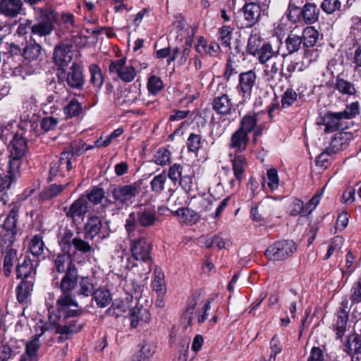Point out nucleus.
<instances>
[{
	"label": "nucleus",
	"instance_id": "1",
	"mask_svg": "<svg viewBox=\"0 0 361 361\" xmlns=\"http://www.w3.org/2000/svg\"><path fill=\"white\" fill-rule=\"evenodd\" d=\"M51 260L54 263L53 271L64 274L60 282L62 294L58 298V302L66 304L72 302L71 293L78 284V273L71 252H62V253L54 255Z\"/></svg>",
	"mask_w": 361,
	"mask_h": 361
},
{
	"label": "nucleus",
	"instance_id": "2",
	"mask_svg": "<svg viewBox=\"0 0 361 361\" xmlns=\"http://www.w3.org/2000/svg\"><path fill=\"white\" fill-rule=\"evenodd\" d=\"M58 314L54 317L51 314L50 308L52 304L47 301V306L49 307V319L51 324L56 326V332L59 334H73L80 331L83 323L80 322L75 317H80L83 310L81 308L71 310V306L78 307V303L72 297V302L66 304H59L56 300Z\"/></svg>",
	"mask_w": 361,
	"mask_h": 361
},
{
	"label": "nucleus",
	"instance_id": "3",
	"mask_svg": "<svg viewBox=\"0 0 361 361\" xmlns=\"http://www.w3.org/2000/svg\"><path fill=\"white\" fill-rule=\"evenodd\" d=\"M24 134L25 131L23 129L16 132L8 147L9 153L8 164L13 166L16 163L18 168L20 169H22L23 159L28 151L27 140Z\"/></svg>",
	"mask_w": 361,
	"mask_h": 361
},
{
	"label": "nucleus",
	"instance_id": "4",
	"mask_svg": "<svg viewBox=\"0 0 361 361\" xmlns=\"http://www.w3.org/2000/svg\"><path fill=\"white\" fill-rule=\"evenodd\" d=\"M57 78L59 82H66L70 88L78 90L83 88L85 82L82 67L76 63H73L67 71L58 68Z\"/></svg>",
	"mask_w": 361,
	"mask_h": 361
},
{
	"label": "nucleus",
	"instance_id": "5",
	"mask_svg": "<svg viewBox=\"0 0 361 361\" xmlns=\"http://www.w3.org/2000/svg\"><path fill=\"white\" fill-rule=\"evenodd\" d=\"M152 244L144 237L138 238L132 242L130 250L133 257L137 262L145 264L144 271L150 272L152 265L151 257Z\"/></svg>",
	"mask_w": 361,
	"mask_h": 361
},
{
	"label": "nucleus",
	"instance_id": "6",
	"mask_svg": "<svg viewBox=\"0 0 361 361\" xmlns=\"http://www.w3.org/2000/svg\"><path fill=\"white\" fill-rule=\"evenodd\" d=\"M297 247L291 240H279L269 246L265 250L264 255L272 261L283 260L296 251Z\"/></svg>",
	"mask_w": 361,
	"mask_h": 361
},
{
	"label": "nucleus",
	"instance_id": "7",
	"mask_svg": "<svg viewBox=\"0 0 361 361\" xmlns=\"http://www.w3.org/2000/svg\"><path fill=\"white\" fill-rule=\"evenodd\" d=\"M109 73L125 82L133 81L136 75V71L133 66H127L125 58L112 61L109 65Z\"/></svg>",
	"mask_w": 361,
	"mask_h": 361
},
{
	"label": "nucleus",
	"instance_id": "8",
	"mask_svg": "<svg viewBox=\"0 0 361 361\" xmlns=\"http://www.w3.org/2000/svg\"><path fill=\"white\" fill-rule=\"evenodd\" d=\"M138 193L139 185L137 183H133L117 186L113 190L112 196L116 202L128 206L134 202L135 197Z\"/></svg>",
	"mask_w": 361,
	"mask_h": 361
},
{
	"label": "nucleus",
	"instance_id": "9",
	"mask_svg": "<svg viewBox=\"0 0 361 361\" xmlns=\"http://www.w3.org/2000/svg\"><path fill=\"white\" fill-rule=\"evenodd\" d=\"M256 79L257 75L255 72L252 70L241 73L239 75V82L237 85V90L242 97V103L246 102L250 99Z\"/></svg>",
	"mask_w": 361,
	"mask_h": 361
},
{
	"label": "nucleus",
	"instance_id": "10",
	"mask_svg": "<svg viewBox=\"0 0 361 361\" xmlns=\"http://www.w3.org/2000/svg\"><path fill=\"white\" fill-rule=\"evenodd\" d=\"M21 175L22 169L18 168L15 163L13 166L7 164L6 173H3L2 169L0 168V193L11 190Z\"/></svg>",
	"mask_w": 361,
	"mask_h": 361
},
{
	"label": "nucleus",
	"instance_id": "11",
	"mask_svg": "<svg viewBox=\"0 0 361 361\" xmlns=\"http://www.w3.org/2000/svg\"><path fill=\"white\" fill-rule=\"evenodd\" d=\"M72 159L73 157L70 152H68L66 149L63 151L61 153L60 158L50 164L49 179L51 180L58 173L62 177H64L66 173L69 172L72 169Z\"/></svg>",
	"mask_w": 361,
	"mask_h": 361
},
{
	"label": "nucleus",
	"instance_id": "12",
	"mask_svg": "<svg viewBox=\"0 0 361 361\" xmlns=\"http://www.w3.org/2000/svg\"><path fill=\"white\" fill-rule=\"evenodd\" d=\"M320 124L325 126V133H332L336 130L343 131L348 128V123L338 115V112H327L322 117Z\"/></svg>",
	"mask_w": 361,
	"mask_h": 361
},
{
	"label": "nucleus",
	"instance_id": "13",
	"mask_svg": "<svg viewBox=\"0 0 361 361\" xmlns=\"http://www.w3.org/2000/svg\"><path fill=\"white\" fill-rule=\"evenodd\" d=\"M36 334L30 340L27 341L25 345V353L22 355L20 361H36L37 351L40 347L39 338L42 336L46 331V329L42 326H39Z\"/></svg>",
	"mask_w": 361,
	"mask_h": 361
},
{
	"label": "nucleus",
	"instance_id": "14",
	"mask_svg": "<svg viewBox=\"0 0 361 361\" xmlns=\"http://www.w3.org/2000/svg\"><path fill=\"white\" fill-rule=\"evenodd\" d=\"M137 214V220L138 226L143 228L154 226L159 221V217L157 214L154 209L149 207H140L135 212Z\"/></svg>",
	"mask_w": 361,
	"mask_h": 361
},
{
	"label": "nucleus",
	"instance_id": "15",
	"mask_svg": "<svg viewBox=\"0 0 361 361\" xmlns=\"http://www.w3.org/2000/svg\"><path fill=\"white\" fill-rule=\"evenodd\" d=\"M201 298V293L195 292L188 299L187 306L183 313L182 320L185 323V328L192 326L197 315V306Z\"/></svg>",
	"mask_w": 361,
	"mask_h": 361
},
{
	"label": "nucleus",
	"instance_id": "16",
	"mask_svg": "<svg viewBox=\"0 0 361 361\" xmlns=\"http://www.w3.org/2000/svg\"><path fill=\"white\" fill-rule=\"evenodd\" d=\"M71 47L62 44L56 46L53 54V59L59 68H63L72 61Z\"/></svg>",
	"mask_w": 361,
	"mask_h": 361
},
{
	"label": "nucleus",
	"instance_id": "17",
	"mask_svg": "<svg viewBox=\"0 0 361 361\" xmlns=\"http://www.w3.org/2000/svg\"><path fill=\"white\" fill-rule=\"evenodd\" d=\"M212 109L219 115L228 116L235 111L231 98L227 94H222L214 98Z\"/></svg>",
	"mask_w": 361,
	"mask_h": 361
},
{
	"label": "nucleus",
	"instance_id": "18",
	"mask_svg": "<svg viewBox=\"0 0 361 361\" xmlns=\"http://www.w3.org/2000/svg\"><path fill=\"white\" fill-rule=\"evenodd\" d=\"M351 137V133L343 130L336 133L331 138L329 146L326 147L327 151L334 154L344 150L348 147Z\"/></svg>",
	"mask_w": 361,
	"mask_h": 361
},
{
	"label": "nucleus",
	"instance_id": "19",
	"mask_svg": "<svg viewBox=\"0 0 361 361\" xmlns=\"http://www.w3.org/2000/svg\"><path fill=\"white\" fill-rule=\"evenodd\" d=\"M44 49L35 41L27 43L23 49L22 56L27 62H36L42 59Z\"/></svg>",
	"mask_w": 361,
	"mask_h": 361
},
{
	"label": "nucleus",
	"instance_id": "20",
	"mask_svg": "<svg viewBox=\"0 0 361 361\" xmlns=\"http://www.w3.org/2000/svg\"><path fill=\"white\" fill-rule=\"evenodd\" d=\"M17 340H7L4 336L0 341V361H9L18 353Z\"/></svg>",
	"mask_w": 361,
	"mask_h": 361
},
{
	"label": "nucleus",
	"instance_id": "21",
	"mask_svg": "<svg viewBox=\"0 0 361 361\" xmlns=\"http://www.w3.org/2000/svg\"><path fill=\"white\" fill-rule=\"evenodd\" d=\"M244 18L245 20V27H252L258 20L261 12H265L267 9H264L262 6L254 4V2L246 3L243 7Z\"/></svg>",
	"mask_w": 361,
	"mask_h": 361
},
{
	"label": "nucleus",
	"instance_id": "22",
	"mask_svg": "<svg viewBox=\"0 0 361 361\" xmlns=\"http://www.w3.org/2000/svg\"><path fill=\"white\" fill-rule=\"evenodd\" d=\"M22 0H0V13L6 17L16 18L23 9Z\"/></svg>",
	"mask_w": 361,
	"mask_h": 361
},
{
	"label": "nucleus",
	"instance_id": "23",
	"mask_svg": "<svg viewBox=\"0 0 361 361\" xmlns=\"http://www.w3.org/2000/svg\"><path fill=\"white\" fill-rule=\"evenodd\" d=\"M66 216L74 219L75 217L83 216L88 212L87 201L85 196L82 195L66 209Z\"/></svg>",
	"mask_w": 361,
	"mask_h": 361
},
{
	"label": "nucleus",
	"instance_id": "24",
	"mask_svg": "<svg viewBox=\"0 0 361 361\" xmlns=\"http://www.w3.org/2000/svg\"><path fill=\"white\" fill-rule=\"evenodd\" d=\"M102 227V222L99 216L92 215L88 217L84 226L85 238L93 240L100 233Z\"/></svg>",
	"mask_w": 361,
	"mask_h": 361
},
{
	"label": "nucleus",
	"instance_id": "25",
	"mask_svg": "<svg viewBox=\"0 0 361 361\" xmlns=\"http://www.w3.org/2000/svg\"><path fill=\"white\" fill-rule=\"evenodd\" d=\"M16 272L18 279L35 281L36 271L33 268L32 260L29 258L25 257L22 263L18 264Z\"/></svg>",
	"mask_w": 361,
	"mask_h": 361
},
{
	"label": "nucleus",
	"instance_id": "26",
	"mask_svg": "<svg viewBox=\"0 0 361 361\" xmlns=\"http://www.w3.org/2000/svg\"><path fill=\"white\" fill-rule=\"evenodd\" d=\"M248 142V135L238 128L231 137L229 147L242 152L245 150Z\"/></svg>",
	"mask_w": 361,
	"mask_h": 361
},
{
	"label": "nucleus",
	"instance_id": "27",
	"mask_svg": "<svg viewBox=\"0 0 361 361\" xmlns=\"http://www.w3.org/2000/svg\"><path fill=\"white\" fill-rule=\"evenodd\" d=\"M130 325L133 328L137 326L140 322H147L150 319V313L147 308L136 305L130 310Z\"/></svg>",
	"mask_w": 361,
	"mask_h": 361
},
{
	"label": "nucleus",
	"instance_id": "28",
	"mask_svg": "<svg viewBox=\"0 0 361 361\" xmlns=\"http://www.w3.org/2000/svg\"><path fill=\"white\" fill-rule=\"evenodd\" d=\"M156 351V346L152 343H143L137 352L131 357L130 361H150Z\"/></svg>",
	"mask_w": 361,
	"mask_h": 361
},
{
	"label": "nucleus",
	"instance_id": "29",
	"mask_svg": "<svg viewBox=\"0 0 361 361\" xmlns=\"http://www.w3.org/2000/svg\"><path fill=\"white\" fill-rule=\"evenodd\" d=\"M253 56L257 58L259 63L264 64L271 59L278 58L279 51H274L269 43L264 42L262 47Z\"/></svg>",
	"mask_w": 361,
	"mask_h": 361
},
{
	"label": "nucleus",
	"instance_id": "30",
	"mask_svg": "<svg viewBox=\"0 0 361 361\" xmlns=\"http://www.w3.org/2000/svg\"><path fill=\"white\" fill-rule=\"evenodd\" d=\"M178 217L181 224L192 225L199 221L200 216L195 211L188 207H182L173 213Z\"/></svg>",
	"mask_w": 361,
	"mask_h": 361
},
{
	"label": "nucleus",
	"instance_id": "31",
	"mask_svg": "<svg viewBox=\"0 0 361 361\" xmlns=\"http://www.w3.org/2000/svg\"><path fill=\"white\" fill-rule=\"evenodd\" d=\"M257 115L256 114H245L240 121L238 129L249 135L257 127Z\"/></svg>",
	"mask_w": 361,
	"mask_h": 361
},
{
	"label": "nucleus",
	"instance_id": "32",
	"mask_svg": "<svg viewBox=\"0 0 361 361\" xmlns=\"http://www.w3.org/2000/svg\"><path fill=\"white\" fill-rule=\"evenodd\" d=\"M18 207L16 205H13L3 224L2 231H8L9 233L14 232L15 233H16V225L18 219Z\"/></svg>",
	"mask_w": 361,
	"mask_h": 361
},
{
	"label": "nucleus",
	"instance_id": "33",
	"mask_svg": "<svg viewBox=\"0 0 361 361\" xmlns=\"http://www.w3.org/2000/svg\"><path fill=\"white\" fill-rule=\"evenodd\" d=\"M319 10L315 4H306L302 8V19L307 24L315 23L319 18Z\"/></svg>",
	"mask_w": 361,
	"mask_h": 361
},
{
	"label": "nucleus",
	"instance_id": "34",
	"mask_svg": "<svg viewBox=\"0 0 361 361\" xmlns=\"http://www.w3.org/2000/svg\"><path fill=\"white\" fill-rule=\"evenodd\" d=\"M348 319V314L345 311V307H340L336 313V322L334 324L336 335L338 338L343 336L346 329Z\"/></svg>",
	"mask_w": 361,
	"mask_h": 361
},
{
	"label": "nucleus",
	"instance_id": "35",
	"mask_svg": "<svg viewBox=\"0 0 361 361\" xmlns=\"http://www.w3.org/2000/svg\"><path fill=\"white\" fill-rule=\"evenodd\" d=\"M78 286L77 295L80 297H89L92 295L94 290V285L92 280L86 276L78 278Z\"/></svg>",
	"mask_w": 361,
	"mask_h": 361
},
{
	"label": "nucleus",
	"instance_id": "36",
	"mask_svg": "<svg viewBox=\"0 0 361 361\" xmlns=\"http://www.w3.org/2000/svg\"><path fill=\"white\" fill-rule=\"evenodd\" d=\"M302 37V45L304 47H313L319 38V32L313 27H307L303 30Z\"/></svg>",
	"mask_w": 361,
	"mask_h": 361
},
{
	"label": "nucleus",
	"instance_id": "37",
	"mask_svg": "<svg viewBox=\"0 0 361 361\" xmlns=\"http://www.w3.org/2000/svg\"><path fill=\"white\" fill-rule=\"evenodd\" d=\"M35 281L22 280L16 288L17 299L20 302H25L33 289Z\"/></svg>",
	"mask_w": 361,
	"mask_h": 361
},
{
	"label": "nucleus",
	"instance_id": "38",
	"mask_svg": "<svg viewBox=\"0 0 361 361\" xmlns=\"http://www.w3.org/2000/svg\"><path fill=\"white\" fill-rule=\"evenodd\" d=\"M54 30L53 22L48 20H43L38 23L34 24L32 27V35L39 37H46L49 35Z\"/></svg>",
	"mask_w": 361,
	"mask_h": 361
},
{
	"label": "nucleus",
	"instance_id": "39",
	"mask_svg": "<svg viewBox=\"0 0 361 361\" xmlns=\"http://www.w3.org/2000/svg\"><path fill=\"white\" fill-rule=\"evenodd\" d=\"M263 43V39L261 35L257 30H252L247 41V52L253 56L262 47Z\"/></svg>",
	"mask_w": 361,
	"mask_h": 361
},
{
	"label": "nucleus",
	"instance_id": "40",
	"mask_svg": "<svg viewBox=\"0 0 361 361\" xmlns=\"http://www.w3.org/2000/svg\"><path fill=\"white\" fill-rule=\"evenodd\" d=\"M92 296L97 306L101 308L106 307L112 300L109 290L103 288L95 290Z\"/></svg>",
	"mask_w": 361,
	"mask_h": 361
},
{
	"label": "nucleus",
	"instance_id": "41",
	"mask_svg": "<svg viewBox=\"0 0 361 361\" xmlns=\"http://www.w3.org/2000/svg\"><path fill=\"white\" fill-rule=\"evenodd\" d=\"M154 279L152 283L153 290L158 295H163L166 292L164 274L160 268L156 267L154 271Z\"/></svg>",
	"mask_w": 361,
	"mask_h": 361
},
{
	"label": "nucleus",
	"instance_id": "42",
	"mask_svg": "<svg viewBox=\"0 0 361 361\" xmlns=\"http://www.w3.org/2000/svg\"><path fill=\"white\" fill-rule=\"evenodd\" d=\"M1 252L4 255V269L5 275L8 276L11 272L13 262L17 259V247L1 250Z\"/></svg>",
	"mask_w": 361,
	"mask_h": 361
},
{
	"label": "nucleus",
	"instance_id": "43",
	"mask_svg": "<svg viewBox=\"0 0 361 361\" xmlns=\"http://www.w3.org/2000/svg\"><path fill=\"white\" fill-rule=\"evenodd\" d=\"M90 73V82L95 87L100 90L104 82V78L101 68L97 64H91L89 66Z\"/></svg>",
	"mask_w": 361,
	"mask_h": 361
},
{
	"label": "nucleus",
	"instance_id": "44",
	"mask_svg": "<svg viewBox=\"0 0 361 361\" xmlns=\"http://www.w3.org/2000/svg\"><path fill=\"white\" fill-rule=\"evenodd\" d=\"M246 159L243 155H235L232 159V166L235 178L240 181L245 171Z\"/></svg>",
	"mask_w": 361,
	"mask_h": 361
},
{
	"label": "nucleus",
	"instance_id": "45",
	"mask_svg": "<svg viewBox=\"0 0 361 361\" xmlns=\"http://www.w3.org/2000/svg\"><path fill=\"white\" fill-rule=\"evenodd\" d=\"M288 54L298 51L302 44V37L296 34L290 33L285 40Z\"/></svg>",
	"mask_w": 361,
	"mask_h": 361
},
{
	"label": "nucleus",
	"instance_id": "46",
	"mask_svg": "<svg viewBox=\"0 0 361 361\" xmlns=\"http://www.w3.org/2000/svg\"><path fill=\"white\" fill-rule=\"evenodd\" d=\"M16 233L14 232L1 231L0 237V247L1 250H8L9 248L17 247L15 244Z\"/></svg>",
	"mask_w": 361,
	"mask_h": 361
},
{
	"label": "nucleus",
	"instance_id": "47",
	"mask_svg": "<svg viewBox=\"0 0 361 361\" xmlns=\"http://www.w3.org/2000/svg\"><path fill=\"white\" fill-rule=\"evenodd\" d=\"M44 250V243L40 235H35L29 244V250L34 256L41 255Z\"/></svg>",
	"mask_w": 361,
	"mask_h": 361
},
{
	"label": "nucleus",
	"instance_id": "48",
	"mask_svg": "<svg viewBox=\"0 0 361 361\" xmlns=\"http://www.w3.org/2000/svg\"><path fill=\"white\" fill-rule=\"evenodd\" d=\"M171 152L165 148L159 149L153 156V161L159 166H166L171 162Z\"/></svg>",
	"mask_w": 361,
	"mask_h": 361
},
{
	"label": "nucleus",
	"instance_id": "49",
	"mask_svg": "<svg viewBox=\"0 0 361 361\" xmlns=\"http://www.w3.org/2000/svg\"><path fill=\"white\" fill-rule=\"evenodd\" d=\"M166 181V176L165 171L155 176L150 181L152 190L156 194H161L164 190Z\"/></svg>",
	"mask_w": 361,
	"mask_h": 361
},
{
	"label": "nucleus",
	"instance_id": "50",
	"mask_svg": "<svg viewBox=\"0 0 361 361\" xmlns=\"http://www.w3.org/2000/svg\"><path fill=\"white\" fill-rule=\"evenodd\" d=\"M233 30V28L227 25L222 26L219 30L218 40L222 46L230 48Z\"/></svg>",
	"mask_w": 361,
	"mask_h": 361
},
{
	"label": "nucleus",
	"instance_id": "51",
	"mask_svg": "<svg viewBox=\"0 0 361 361\" xmlns=\"http://www.w3.org/2000/svg\"><path fill=\"white\" fill-rule=\"evenodd\" d=\"M82 104L76 99H71L64 108V113L69 118L80 115L82 112Z\"/></svg>",
	"mask_w": 361,
	"mask_h": 361
},
{
	"label": "nucleus",
	"instance_id": "52",
	"mask_svg": "<svg viewBox=\"0 0 361 361\" xmlns=\"http://www.w3.org/2000/svg\"><path fill=\"white\" fill-rule=\"evenodd\" d=\"M75 238L73 233L71 230H65L63 235L59 240V245L62 252H71Z\"/></svg>",
	"mask_w": 361,
	"mask_h": 361
},
{
	"label": "nucleus",
	"instance_id": "53",
	"mask_svg": "<svg viewBox=\"0 0 361 361\" xmlns=\"http://www.w3.org/2000/svg\"><path fill=\"white\" fill-rule=\"evenodd\" d=\"M361 348V341L357 336L352 335L348 337L345 345V350L348 354L358 353V350Z\"/></svg>",
	"mask_w": 361,
	"mask_h": 361
},
{
	"label": "nucleus",
	"instance_id": "54",
	"mask_svg": "<svg viewBox=\"0 0 361 361\" xmlns=\"http://www.w3.org/2000/svg\"><path fill=\"white\" fill-rule=\"evenodd\" d=\"M202 137L199 134L191 133L186 142L187 148L189 152H196L202 147Z\"/></svg>",
	"mask_w": 361,
	"mask_h": 361
},
{
	"label": "nucleus",
	"instance_id": "55",
	"mask_svg": "<svg viewBox=\"0 0 361 361\" xmlns=\"http://www.w3.org/2000/svg\"><path fill=\"white\" fill-rule=\"evenodd\" d=\"M67 185L68 183L66 185L51 184L49 185L43 192L44 198L50 200L56 197L66 188Z\"/></svg>",
	"mask_w": 361,
	"mask_h": 361
},
{
	"label": "nucleus",
	"instance_id": "56",
	"mask_svg": "<svg viewBox=\"0 0 361 361\" xmlns=\"http://www.w3.org/2000/svg\"><path fill=\"white\" fill-rule=\"evenodd\" d=\"M298 0H290L289 3L288 18L292 22H297L302 20V8L295 5V1Z\"/></svg>",
	"mask_w": 361,
	"mask_h": 361
},
{
	"label": "nucleus",
	"instance_id": "57",
	"mask_svg": "<svg viewBox=\"0 0 361 361\" xmlns=\"http://www.w3.org/2000/svg\"><path fill=\"white\" fill-rule=\"evenodd\" d=\"M336 89L343 94H353L355 92L353 85L343 78L336 79Z\"/></svg>",
	"mask_w": 361,
	"mask_h": 361
},
{
	"label": "nucleus",
	"instance_id": "58",
	"mask_svg": "<svg viewBox=\"0 0 361 361\" xmlns=\"http://www.w3.org/2000/svg\"><path fill=\"white\" fill-rule=\"evenodd\" d=\"M267 185L271 191L276 190L279 185L278 172L275 169H269L267 171Z\"/></svg>",
	"mask_w": 361,
	"mask_h": 361
},
{
	"label": "nucleus",
	"instance_id": "59",
	"mask_svg": "<svg viewBox=\"0 0 361 361\" xmlns=\"http://www.w3.org/2000/svg\"><path fill=\"white\" fill-rule=\"evenodd\" d=\"M359 114V104L357 102H353L348 105L345 109L338 112V115L344 119H351Z\"/></svg>",
	"mask_w": 361,
	"mask_h": 361
},
{
	"label": "nucleus",
	"instance_id": "60",
	"mask_svg": "<svg viewBox=\"0 0 361 361\" xmlns=\"http://www.w3.org/2000/svg\"><path fill=\"white\" fill-rule=\"evenodd\" d=\"M183 166L180 164H174L171 166L168 171L169 178L176 184L183 176Z\"/></svg>",
	"mask_w": 361,
	"mask_h": 361
},
{
	"label": "nucleus",
	"instance_id": "61",
	"mask_svg": "<svg viewBox=\"0 0 361 361\" xmlns=\"http://www.w3.org/2000/svg\"><path fill=\"white\" fill-rule=\"evenodd\" d=\"M85 197L87 200H88L92 204H97L104 197V190L100 188H94L90 192L87 193Z\"/></svg>",
	"mask_w": 361,
	"mask_h": 361
},
{
	"label": "nucleus",
	"instance_id": "62",
	"mask_svg": "<svg viewBox=\"0 0 361 361\" xmlns=\"http://www.w3.org/2000/svg\"><path fill=\"white\" fill-rule=\"evenodd\" d=\"M341 3L339 0H324L321 4L322 9L327 14H331L340 10Z\"/></svg>",
	"mask_w": 361,
	"mask_h": 361
},
{
	"label": "nucleus",
	"instance_id": "63",
	"mask_svg": "<svg viewBox=\"0 0 361 361\" xmlns=\"http://www.w3.org/2000/svg\"><path fill=\"white\" fill-rule=\"evenodd\" d=\"M14 123H8L6 126H1L0 127V139L6 143L9 139H13L14 133Z\"/></svg>",
	"mask_w": 361,
	"mask_h": 361
},
{
	"label": "nucleus",
	"instance_id": "64",
	"mask_svg": "<svg viewBox=\"0 0 361 361\" xmlns=\"http://www.w3.org/2000/svg\"><path fill=\"white\" fill-rule=\"evenodd\" d=\"M298 94L292 88H288L284 92L281 99V106L283 108L290 106L297 99Z\"/></svg>",
	"mask_w": 361,
	"mask_h": 361
}]
</instances>
